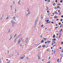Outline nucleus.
I'll use <instances>...</instances> for the list:
<instances>
[{
  "instance_id": "nucleus-1",
  "label": "nucleus",
  "mask_w": 63,
  "mask_h": 63,
  "mask_svg": "<svg viewBox=\"0 0 63 63\" xmlns=\"http://www.w3.org/2000/svg\"><path fill=\"white\" fill-rule=\"evenodd\" d=\"M16 18V17L15 16L14 17H13V19H14V20L15 21H16V20L15 19Z\"/></svg>"
},
{
  "instance_id": "nucleus-2",
  "label": "nucleus",
  "mask_w": 63,
  "mask_h": 63,
  "mask_svg": "<svg viewBox=\"0 0 63 63\" xmlns=\"http://www.w3.org/2000/svg\"><path fill=\"white\" fill-rule=\"evenodd\" d=\"M38 20H36V21L35 22V24H34V26H35L36 25V24H37V22L38 21Z\"/></svg>"
},
{
  "instance_id": "nucleus-3",
  "label": "nucleus",
  "mask_w": 63,
  "mask_h": 63,
  "mask_svg": "<svg viewBox=\"0 0 63 63\" xmlns=\"http://www.w3.org/2000/svg\"><path fill=\"white\" fill-rule=\"evenodd\" d=\"M15 24H16V23L15 22L13 23V24H12L13 27H14L15 26Z\"/></svg>"
},
{
  "instance_id": "nucleus-4",
  "label": "nucleus",
  "mask_w": 63,
  "mask_h": 63,
  "mask_svg": "<svg viewBox=\"0 0 63 63\" xmlns=\"http://www.w3.org/2000/svg\"><path fill=\"white\" fill-rule=\"evenodd\" d=\"M51 22V21H49L48 22L46 23L45 24H48V23H50Z\"/></svg>"
},
{
  "instance_id": "nucleus-5",
  "label": "nucleus",
  "mask_w": 63,
  "mask_h": 63,
  "mask_svg": "<svg viewBox=\"0 0 63 63\" xmlns=\"http://www.w3.org/2000/svg\"><path fill=\"white\" fill-rule=\"evenodd\" d=\"M22 38H21L19 40V41H20V42L21 41V40H22Z\"/></svg>"
},
{
  "instance_id": "nucleus-6",
  "label": "nucleus",
  "mask_w": 63,
  "mask_h": 63,
  "mask_svg": "<svg viewBox=\"0 0 63 63\" xmlns=\"http://www.w3.org/2000/svg\"><path fill=\"white\" fill-rule=\"evenodd\" d=\"M52 40L53 41H55L56 40V39L55 38H53L52 39Z\"/></svg>"
},
{
  "instance_id": "nucleus-7",
  "label": "nucleus",
  "mask_w": 63,
  "mask_h": 63,
  "mask_svg": "<svg viewBox=\"0 0 63 63\" xmlns=\"http://www.w3.org/2000/svg\"><path fill=\"white\" fill-rule=\"evenodd\" d=\"M10 37H11L10 38L9 40H11L12 39V35H10Z\"/></svg>"
},
{
  "instance_id": "nucleus-8",
  "label": "nucleus",
  "mask_w": 63,
  "mask_h": 63,
  "mask_svg": "<svg viewBox=\"0 0 63 63\" xmlns=\"http://www.w3.org/2000/svg\"><path fill=\"white\" fill-rule=\"evenodd\" d=\"M53 38H55V35H53Z\"/></svg>"
},
{
  "instance_id": "nucleus-9",
  "label": "nucleus",
  "mask_w": 63,
  "mask_h": 63,
  "mask_svg": "<svg viewBox=\"0 0 63 63\" xmlns=\"http://www.w3.org/2000/svg\"><path fill=\"white\" fill-rule=\"evenodd\" d=\"M44 41L43 40H42L41 41V43H44Z\"/></svg>"
},
{
  "instance_id": "nucleus-10",
  "label": "nucleus",
  "mask_w": 63,
  "mask_h": 63,
  "mask_svg": "<svg viewBox=\"0 0 63 63\" xmlns=\"http://www.w3.org/2000/svg\"><path fill=\"white\" fill-rule=\"evenodd\" d=\"M62 30H63V29H61L60 30V31L59 32H59H60V33H61V32Z\"/></svg>"
},
{
  "instance_id": "nucleus-11",
  "label": "nucleus",
  "mask_w": 63,
  "mask_h": 63,
  "mask_svg": "<svg viewBox=\"0 0 63 63\" xmlns=\"http://www.w3.org/2000/svg\"><path fill=\"white\" fill-rule=\"evenodd\" d=\"M46 47V45H43L42 46V47Z\"/></svg>"
},
{
  "instance_id": "nucleus-12",
  "label": "nucleus",
  "mask_w": 63,
  "mask_h": 63,
  "mask_svg": "<svg viewBox=\"0 0 63 63\" xmlns=\"http://www.w3.org/2000/svg\"><path fill=\"white\" fill-rule=\"evenodd\" d=\"M20 2V0H19V2H18V5H20V4H19V3Z\"/></svg>"
},
{
  "instance_id": "nucleus-13",
  "label": "nucleus",
  "mask_w": 63,
  "mask_h": 63,
  "mask_svg": "<svg viewBox=\"0 0 63 63\" xmlns=\"http://www.w3.org/2000/svg\"><path fill=\"white\" fill-rule=\"evenodd\" d=\"M62 26H63V24H61L60 26V27L61 28L62 27Z\"/></svg>"
},
{
  "instance_id": "nucleus-14",
  "label": "nucleus",
  "mask_w": 63,
  "mask_h": 63,
  "mask_svg": "<svg viewBox=\"0 0 63 63\" xmlns=\"http://www.w3.org/2000/svg\"><path fill=\"white\" fill-rule=\"evenodd\" d=\"M20 59H23L24 58V57H20Z\"/></svg>"
},
{
  "instance_id": "nucleus-15",
  "label": "nucleus",
  "mask_w": 63,
  "mask_h": 63,
  "mask_svg": "<svg viewBox=\"0 0 63 63\" xmlns=\"http://www.w3.org/2000/svg\"><path fill=\"white\" fill-rule=\"evenodd\" d=\"M11 23H13L15 22L11 20Z\"/></svg>"
},
{
  "instance_id": "nucleus-16",
  "label": "nucleus",
  "mask_w": 63,
  "mask_h": 63,
  "mask_svg": "<svg viewBox=\"0 0 63 63\" xmlns=\"http://www.w3.org/2000/svg\"><path fill=\"white\" fill-rule=\"evenodd\" d=\"M54 18H55V19L57 17V16H55L54 17Z\"/></svg>"
},
{
  "instance_id": "nucleus-17",
  "label": "nucleus",
  "mask_w": 63,
  "mask_h": 63,
  "mask_svg": "<svg viewBox=\"0 0 63 63\" xmlns=\"http://www.w3.org/2000/svg\"><path fill=\"white\" fill-rule=\"evenodd\" d=\"M52 42H54V44H56V42L55 41H52Z\"/></svg>"
},
{
  "instance_id": "nucleus-18",
  "label": "nucleus",
  "mask_w": 63,
  "mask_h": 63,
  "mask_svg": "<svg viewBox=\"0 0 63 63\" xmlns=\"http://www.w3.org/2000/svg\"><path fill=\"white\" fill-rule=\"evenodd\" d=\"M40 47H41V46H39L38 47V48H40Z\"/></svg>"
},
{
  "instance_id": "nucleus-19",
  "label": "nucleus",
  "mask_w": 63,
  "mask_h": 63,
  "mask_svg": "<svg viewBox=\"0 0 63 63\" xmlns=\"http://www.w3.org/2000/svg\"><path fill=\"white\" fill-rule=\"evenodd\" d=\"M47 43H50V41H48L47 42Z\"/></svg>"
},
{
  "instance_id": "nucleus-20",
  "label": "nucleus",
  "mask_w": 63,
  "mask_h": 63,
  "mask_svg": "<svg viewBox=\"0 0 63 63\" xmlns=\"http://www.w3.org/2000/svg\"><path fill=\"white\" fill-rule=\"evenodd\" d=\"M46 8H47V9L46 10V11H47V10H48V8L47 6L46 7Z\"/></svg>"
},
{
  "instance_id": "nucleus-21",
  "label": "nucleus",
  "mask_w": 63,
  "mask_h": 63,
  "mask_svg": "<svg viewBox=\"0 0 63 63\" xmlns=\"http://www.w3.org/2000/svg\"><path fill=\"white\" fill-rule=\"evenodd\" d=\"M55 52H56V50H54V54H55Z\"/></svg>"
},
{
  "instance_id": "nucleus-22",
  "label": "nucleus",
  "mask_w": 63,
  "mask_h": 63,
  "mask_svg": "<svg viewBox=\"0 0 63 63\" xmlns=\"http://www.w3.org/2000/svg\"><path fill=\"white\" fill-rule=\"evenodd\" d=\"M63 55V54H62V53H61L60 54V55L61 56V57H62V55Z\"/></svg>"
},
{
  "instance_id": "nucleus-23",
  "label": "nucleus",
  "mask_w": 63,
  "mask_h": 63,
  "mask_svg": "<svg viewBox=\"0 0 63 63\" xmlns=\"http://www.w3.org/2000/svg\"><path fill=\"white\" fill-rule=\"evenodd\" d=\"M57 61L58 62H59V59H58L57 60Z\"/></svg>"
},
{
  "instance_id": "nucleus-24",
  "label": "nucleus",
  "mask_w": 63,
  "mask_h": 63,
  "mask_svg": "<svg viewBox=\"0 0 63 63\" xmlns=\"http://www.w3.org/2000/svg\"><path fill=\"white\" fill-rule=\"evenodd\" d=\"M16 36H17V35H16V34H15L14 36V38H15V37H16Z\"/></svg>"
},
{
  "instance_id": "nucleus-25",
  "label": "nucleus",
  "mask_w": 63,
  "mask_h": 63,
  "mask_svg": "<svg viewBox=\"0 0 63 63\" xmlns=\"http://www.w3.org/2000/svg\"><path fill=\"white\" fill-rule=\"evenodd\" d=\"M63 55L61 57V58H60V61H61V59H62V57H63Z\"/></svg>"
},
{
  "instance_id": "nucleus-26",
  "label": "nucleus",
  "mask_w": 63,
  "mask_h": 63,
  "mask_svg": "<svg viewBox=\"0 0 63 63\" xmlns=\"http://www.w3.org/2000/svg\"><path fill=\"white\" fill-rule=\"evenodd\" d=\"M43 40L44 41H46V39L45 38H43Z\"/></svg>"
},
{
  "instance_id": "nucleus-27",
  "label": "nucleus",
  "mask_w": 63,
  "mask_h": 63,
  "mask_svg": "<svg viewBox=\"0 0 63 63\" xmlns=\"http://www.w3.org/2000/svg\"><path fill=\"white\" fill-rule=\"evenodd\" d=\"M61 35V34H60V35H59V38H60V36Z\"/></svg>"
},
{
  "instance_id": "nucleus-28",
  "label": "nucleus",
  "mask_w": 63,
  "mask_h": 63,
  "mask_svg": "<svg viewBox=\"0 0 63 63\" xmlns=\"http://www.w3.org/2000/svg\"><path fill=\"white\" fill-rule=\"evenodd\" d=\"M57 8H58V9H59V8H60V6H58L57 7Z\"/></svg>"
},
{
  "instance_id": "nucleus-29",
  "label": "nucleus",
  "mask_w": 63,
  "mask_h": 63,
  "mask_svg": "<svg viewBox=\"0 0 63 63\" xmlns=\"http://www.w3.org/2000/svg\"><path fill=\"white\" fill-rule=\"evenodd\" d=\"M61 14V13L60 12H59V16H60Z\"/></svg>"
},
{
  "instance_id": "nucleus-30",
  "label": "nucleus",
  "mask_w": 63,
  "mask_h": 63,
  "mask_svg": "<svg viewBox=\"0 0 63 63\" xmlns=\"http://www.w3.org/2000/svg\"><path fill=\"white\" fill-rule=\"evenodd\" d=\"M55 3H54L53 4V5L54 6H55Z\"/></svg>"
},
{
  "instance_id": "nucleus-31",
  "label": "nucleus",
  "mask_w": 63,
  "mask_h": 63,
  "mask_svg": "<svg viewBox=\"0 0 63 63\" xmlns=\"http://www.w3.org/2000/svg\"><path fill=\"white\" fill-rule=\"evenodd\" d=\"M58 28V27H55V29H56V30L57 29V28Z\"/></svg>"
},
{
  "instance_id": "nucleus-32",
  "label": "nucleus",
  "mask_w": 63,
  "mask_h": 63,
  "mask_svg": "<svg viewBox=\"0 0 63 63\" xmlns=\"http://www.w3.org/2000/svg\"><path fill=\"white\" fill-rule=\"evenodd\" d=\"M17 37H17V39H18V38H19L20 36L19 35Z\"/></svg>"
},
{
  "instance_id": "nucleus-33",
  "label": "nucleus",
  "mask_w": 63,
  "mask_h": 63,
  "mask_svg": "<svg viewBox=\"0 0 63 63\" xmlns=\"http://www.w3.org/2000/svg\"><path fill=\"white\" fill-rule=\"evenodd\" d=\"M43 26H44V25H42L41 26V27L42 28L43 27Z\"/></svg>"
},
{
  "instance_id": "nucleus-34",
  "label": "nucleus",
  "mask_w": 63,
  "mask_h": 63,
  "mask_svg": "<svg viewBox=\"0 0 63 63\" xmlns=\"http://www.w3.org/2000/svg\"><path fill=\"white\" fill-rule=\"evenodd\" d=\"M60 21H63V19H60Z\"/></svg>"
},
{
  "instance_id": "nucleus-35",
  "label": "nucleus",
  "mask_w": 63,
  "mask_h": 63,
  "mask_svg": "<svg viewBox=\"0 0 63 63\" xmlns=\"http://www.w3.org/2000/svg\"><path fill=\"white\" fill-rule=\"evenodd\" d=\"M38 60H39V59H40V58H41V57H40V56L38 57Z\"/></svg>"
},
{
  "instance_id": "nucleus-36",
  "label": "nucleus",
  "mask_w": 63,
  "mask_h": 63,
  "mask_svg": "<svg viewBox=\"0 0 63 63\" xmlns=\"http://www.w3.org/2000/svg\"><path fill=\"white\" fill-rule=\"evenodd\" d=\"M49 11L47 10V13H49Z\"/></svg>"
},
{
  "instance_id": "nucleus-37",
  "label": "nucleus",
  "mask_w": 63,
  "mask_h": 63,
  "mask_svg": "<svg viewBox=\"0 0 63 63\" xmlns=\"http://www.w3.org/2000/svg\"><path fill=\"white\" fill-rule=\"evenodd\" d=\"M55 2H56V3H57V2H58V1H57V0H56L55 1Z\"/></svg>"
},
{
  "instance_id": "nucleus-38",
  "label": "nucleus",
  "mask_w": 63,
  "mask_h": 63,
  "mask_svg": "<svg viewBox=\"0 0 63 63\" xmlns=\"http://www.w3.org/2000/svg\"><path fill=\"white\" fill-rule=\"evenodd\" d=\"M51 23H52V24H54V22H53V21H51Z\"/></svg>"
},
{
  "instance_id": "nucleus-39",
  "label": "nucleus",
  "mask_w": 63,
  "mask_h": 63,
  "mask_svg": "<svg viewBox=\"0 0 63 63\" xmlns=\"http://www.w3.org/2000/svg\"><path fill=\"white\" fill-rule=\"evenodd\" d=\"M26 58H27V60H28L29 59V58H28V57H27Z\"/></svg>"
},
{
  "instance_id": "nucleus-40",
  "label": "nucleus",
  "mask_w": 63,
  "mask_h": 63,
  "mask_svg": "<svg viewBox=\"0 0 63 63\" xmlns=\"http://www.w3.org/2000/svg\"><path fill=\"white\" fill-rule=\"evenodd\" d=\"M11 31V30H9L8 31V33H9V32H10V31Z\"/></svg>"
},
{
  "instance_id": "nucleus-41",
  "label": "nucleus",
  "mask_w": 63,
  "mask_h": 63,
  "mask_svg": "<svg viewBox=\"0 0 63 63\" xmlns=\"http://www.w3.org/2000/svg\"><path fill=\"white\" fill-rule=\"evenodd\" d=\"M54 44V43H53V42H52V44H51V45H53Z\"/></svg>"
},
{
  "instance_id": "nucleus-42",
  "label": "nucleus",
  "mask_w": 63,
  "mask_h": 63,
  "mask_svg": "<svg viewBox=\"0 0 63 63\" xmlns=\"http://www.w3.org/2000/svg\"><path fill=\"white\" fill-rule=\"evenodd\" d=\"M4 16V15L3 14L2 15V16L1 17L2 18H3V17H4V16Z\"/></svg>"
},
{
  "instance_id": "nucleus-43",
  "label": "nucleus",
  "mask_w": 63,
  "mask_h": 63,
  "mask_svg": "<svg viewBox=\"0 0 63 63\" xmlns=\"http://www.w3.org/2000/svg\"><path fill=\"white\" fill-rule=\"evenodd\" d=\"M19 46H20V47H22V45H21V44H19Z\"/></svg>"
},
{
  "instance_id": "nucleus-44",
  "label": "nucleus",
  "mask_w": 63,
  "mask_h": 63,
  "mask_svg": "<svg viewBox=\"0 0 63 63\" xmlns=\"http://www.w3.org/2000/svg\"><path fill=\"white\" fill-rule=\"evenodd\" d=\"M54 13H55V14H57V13H57V12H54Z\"/></svg>"
},
{
  "instance_id": "nucleus-45",
  "label": "nucleus",
  "mask_w": 63,
  "mask_h": 63,
  "mask_svg": "<svg viewBox=\"0 0 63 63\" xmlns=\"http://www.w3.org/2000/svg\"><path fill=\"white\" fill-rule=\"evenodd\" d=\"M10 60H9L8 62H7V63H10Z\"/></svg>"
},
{
  "instance_id": "nucleus-46",
  "label": "nucleus",
  "mask_w": 63,
  "mask_h": 63,
  "mask_svg": "<svg viewBox=\"0 0 63 63\" xmlns=\"http://www.w3.org/2000/svg\"><path fill=\"white\" fill-rule=\"evenodd\" d=\"M48 21H49V20H47L46 21L47 22H48Z\"/></svg>"
},
{
  "instance_id": "nucleus-47",
  "label": "nucleus",
  "mask_w": 63,
  "mask_h": 63,
  "mask_svg": "<svg viewBox=\"0 0 63 63\" xmlns=\"http://www.w3.org/2000/svg\"><path fill=\"white\" fill-rule=\"evenodd\" d=\"M61 23L60 22L59 23V25H60V24H61Z\"/></svg>"
},
{
  "instance_id": "nucleus-48",
  "label": "nucleus",
  "mask_w": 63,
  "mask_h": 63,
  "mask_svg": "<svg viewBox=\"0 0 63 63\" xmlns=\"http://www.w3.org/2000/svg\"><path fill=\"white\" fill-rule=\"evenodd\" d=\"M11 9H12V5H11Z\"/></svg>"
},
{
  "instance_id": "nucleus-49",
  "label": "nucleus",
  "mask_w": 63,
  "mask_h": 63,
  "mask_svg": "<svg viewBox=\"0 0 63 63\" xmlns=\"http://www.w3.org/2000/svg\"><path fill=\"white\" fill-rule=\"evenodd\" d=\"M55 46H56V45H55L54 46H53V47H55Z\"/></svg>"
},
{
  "instance_id": "nucleus-50",
  "label": "nucleus",
  "mask_w": 63,
  "mask_h": 63,
  "mask_svg": "<svg viewBox=\"0 0 63 63\" xmlns=\"http://www.w3.org/2000/svg\"><path fill=\"white\" fill-rule=\"evenodd\" d=\"M9 18V17L8 16H7V18H6V19H8Z\"/></svg>"
},
{
  "instance_id": "nucleus-51",
  "label": "nucleus",
  "mask_w": 63,
  "mask_h": 63,
  "mask_svg": "<svg viewBox=\"0 0 63 63\" xmlns=\"http://www.w3.org/2000/svg\"><path fill=\"white\" fill-rule=\"evenodd\" d=\"M26 43H27V42H28V41L26 40Z\"/></svg>"
},
{
  "instance_id": "nucleus-52",
  "label": "nucleus",
  "mask_w": 63,
  "mask_h": 63,
  "mask_svg": "<svg viewBox=\"0 0 63 63\" xmlns=\"http://www.w3.org/2000/svg\"><path fill=\"white\" fill-rule=\"evenodd\" d=\"M54 8H55L54 9L55 10H56L57 9V8H56V7H55Z\"/></svg>"
},
{
  "instance_id": "nucleus-53",
  "label": "nucleus",
  "mask_w": 63,
  "mask_h": 63,
  "mask_svg": "<svg viewBox=\"0 0 63 63\" xmlns=\"http://www.w3.org/2000/svg\"><path fill=\"white\" fill-rule=\"evenodd\" d=\"M60 3H62V0H60Z\"/></svg>"
},
{
  "instance_id": "nucleus-54",
  "label": "nucleus",
  "mask_w": 63,
  "mask_h": 63,
  "mask_svg": "<svg viewBox=\"0 0 63 63\" xmlns=\"http://www.w3.org/2000/svg\"><path fill=\"white\" fill-rule=\"evenodd\" d=\"M47 42H45V44H47Z\"/></svg>"
},
{
  "instance_id": "nucleus-55",
  "label": "nucleus",
  "mask_w": 63,
  "mask_h": 63,
  "mask_svg": "<svg viewBox=\"0 0 63 63\" xmlns=\"http://www.w3.org/2000/svg\"><path fill=\"white\" fill-rule=\"evenodd\" d=\"M20 41H19V40L18 41L17 43H20Z\"/></svg>"
},
{
  "instance_id": "nucleus-56",
  "label": "nucleus",
  "mask_w": 63,
  "mask_h": 63,
  "mask_svg": "<svg viewBox=\"0 0 63 63\" xmlns=\"http://www.w3.org/2000/svg\"><path fill=\"white\" fill-rule=\"evenodd\" d=\"M15 39L16 40H17V37H16Z\"/></svg>"
},
{
  "instance_id": "nucleus-57",
  "label": "nucleus",
  "mask_w": 63,
  "mask_h": 63,
  "mask_svg": "<svg viewBox=\"0 0 63 63\" xmlns=\"http://www.w3.org/2000/svg\"><path fill=\"white\" fill-rule=\"evenodd\" d=\"M40 56V55L39 54H38V57H39Z\"/></svg>"
},
{
  "instance_id": "nucleus-58",
  "label": "nucleus",
  "mask_w": 63,
  "mask_h": 63,
  "mask_svg": "<svg viewBox=\"0 0 63 63\" xmlns=\"http://www.w3.org/2000/svg\"><path fill=\"white\" fill-rule=\"evenodd\" d=\"M50 59V57H49L48 58L49 60V59Z\"/></svg>"
},
{
  "instance_id": "nucleus-59",
  "label": "nucleus",
  "mask_w": 63,
  "mask_h": 63,
  "mask_svg": "<svg viewBox=\"0 0 63 63\" xmlns=\"http://www.w3.org/2000/svg\"><path fill=\"white\" fill-rule=\"evenodd\" d=\"M26 40H27V41H28V38H26Z\"/></svg>"
},
{
  "instance_id": "nucleus-60",
  "label": "nucleus",
  "mask_w": 63,
  "mask_h": 63,
  "mask_svg": "<svg viewBox=\"0 0 63 63\" xmlns=\"http://www.w3.org/2000/svg\"><path fill=\"white\" fill-rule=\"evenodd\" d=\"M56 20H57V21H58V20H59V19H56Z\"/></svg>"
},
{
  "instance_id": "nucleus-61",
  "label": "nucleus",
  "mask_w": 63,
  "mask_h": 63,
  "mask_svg": "<svg viewBox=\"0 0 63 63\" xmlns=\"http://www.w3.org/2000/svg\"><path fill=\"white\" fill-rule=\"evenodd\" d=\"M61 44H62V45H63V42H61Z\"/></svg>"
},
{
  "instance_id": "nucleus-62",
  "label": "nucleus",
  "mask_w": 63,
  "mask_h": 63,
  "mask_svg": "<svg viewBox=\"0 0 63 63\" xmlns=\"http://www.w3.org/2000/svg\"><path fill=\"white\" fill-rule=\"evenodd\" d=\"M49 62H47V63H50V62H49Z\"/></svg>"
},
{
  "instance_id": "nucleus-63",
  "label": "nucleus",
  "mask_w": 63,
  "mask_h": 63,
  "mask_svg": "<svg viewBox=\"0 0 63 63\" xmlns=\"http://www.w3.org/2000/svg\"><path fill=\"white\" fill-rule=\"evenodd\" d=\"M61 52H63V49L62 50V51H61Z\"/></svg>"
},
{
  "instance_id": "nucleus-64",
  "label": "nucleus",
  "mask_w": 63,
  "mask_h": 63,
  "mask_svg": "<svg viewBox=\"0 0 63 63\" xmlns=\"http://www.w3.org/2000/svg\"><path fill=\"white\" fill-rule=\"evenodd\" d=\"M61 17H62V18H63V15H62L61 16Z\"/></svg>"
}]
</instances>
